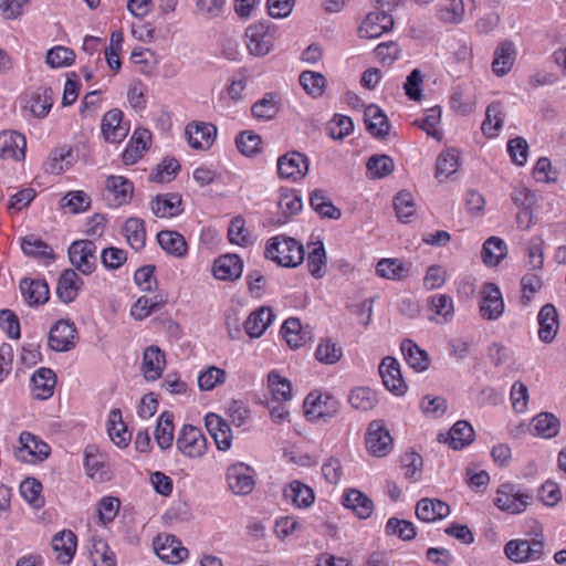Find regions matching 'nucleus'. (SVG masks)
<instances>
[{
  "instance_id": "5701e85b",
  "label": "nucleus",
  "mask_w": 566,
  "mask_h": 566,
  "mask_svg": "<svg viewBox=\"0 0 566 566\" xmlns=\"http://www.w3.org/2000/svg\"><path fill=\"white\" fill-rule=\"evenodd\" d=\"M539 329H538V337L544 343H552L559 328V322H558V313L556 307L547 303L545 304L537 316Z\"/></svg>"
},
{
  "instance_id": "69168bd1",
  "label": "nucleus",
  "mask_w": 566,
  "mask_h": 566,
  "mask_svg": "<svg viewBox=\"0 0 566 566\" xmlns=\"http://www.w3.org/2000/svg\"><path fill=\"white\" fill-rule=\"evenodd\" d=\"M541 271H532L531 273L525 274L521 280L522 286V297L521 302L523 305H528L532 295L537 293L543 285Z\"/></svg>"
},
{
  "instance_id": "72a5a7b5",
  "label": "nucleus",
  "mask_w": 566,
  "mask_h": 566,
  "mask_svg": "<svg viewBox=\"0 0 566 566\" xmlns=\"http://www.w3.org/2000/svg\"><path fill=\"white\" fill-rule=\"evenodd\" d=\"M343 503L359 518L369 517L374 511L373 501L363 492L356 489H350L345 493Z\"/></svg>"
},
{
  "instance_id": "e2e57ef3",
  "label": "nucleus",
  "mask_w": 566,
  "mask_h": 566,
  "mask_svg": "<svg viewBox=\"0 0 566 566\" xmlns=\"http://www.w3.org/2000/svg\"><path fill=\"white\" fill-rule=\"evenodd\" d=\"M401 464L407 479L411 481L421 479L423 467V459L421 454L413 451L406 452L401 458Z\"/></svg>"
},
{
  "instance_id": "393cba45",
  "label": "nucleus",
  "mask_w": 566,
  "mask_h": 566,
  "mask_svg": "<svg viewBox=\"0 0 566 566\" xmlns=\"http://www.w3.org/2000/svg\"><path fill=\"white\" fill-rule=\"evenodd\" d=\"M20 291L31 306L44 304L49 300V285L43 280L24 277L20 282Z\"/></svg>"
},
{
  "instance_id": "1a4fd4ad",
  "label": "nucleus",
  "mask_w": 566,
  "mask_h": 566,
  "mask_svg": "<svg viewBox=\"0 0 566 566\" xmlns=\"http://www.w3.org/2000/svg\"><path fill=\"white\" fill-rule=\"evenodd\" d=\"M392 438L381 420H373L367 428L366 448L375 457H386L392 448Z\"/></svg>"
},
{
  "instance_id": "603ef678",
  "label": "nucleus",
  "mask_w": 566,
  "mask_h": 566,
  "mask_svg": "<svg viewBox=\"0 0 566 566\" xmlns=\"http://www.w3.org/2000/svg\"><path fill=\"white\" fill-rule=\"evenodd\" d=\"M21 249L24 254L29 256L41 258L44 260L54 259L53 250L45 242L34 235H27L23 238Z\"/></svg>"
},
{
  "instance_id": "aec40b11",
  "label": "nucleus",
  "mask_w": 566,
  "mask_h": 566,
  "mask_svg": "<svg viewBox=\"0 0 566 566\" xmlns=\"http://www.w3.org/2000/svg\"><path fill=\"white\" fill-rule=\"evenodd\" d=\"M427 310L432 312L428 316L430 322L442 325L451 322L454 317V304L450 295L436 294L429 298Z\"/></svg>"
},
{
  "instance_id": "c03bdc74",
  "label": "nucleus",
  "mask_w": 566,
  "mask_h": 566,
  "mask_svg": "<svg viewBox=\"0 0 566 566\" xmlns=\"http://www.w3.org/2000/svg\"><path fill=\"white\" fill-rule=\"evenodd\" d=\"M326 252L322 242L308 243L307 268L315 279L325 275Z\"/></svg>"
},
{
  "instance_id": "6e6d98bb",
  "label": "nucleus",
  "mask_w": 566,
  "mask_h": 566,
  "mask_svg": "<svg viewBox=\"0 0 566 566\" xmlns=\"http://www.w3.org/2000/svg\"><path fill=\"white\" fill-rule=\"evenodd\" d=\"M533 427L538 436L553 438L559 431V420L553 413L543 412L533 419Z\"/></svg>"
},
{
  "instance_id": "a19ab883",
  "label": "nucleus",
  "mask_w": 566,
  "mask_h": 566,
  "mask_svg": "<svg viewBox=\"0 0 566 566\" xmlns=\"http://www.w3.org/2000/svg\"><path fill=\"white\" fill-rule=\"evenodd\" d=\"M155 439L159 448L166 450L172 446L174 441V415L164 411L158 418L155 429Z\"/></svg>"
},
{
  "instance_id": "f03ea898",
  "label": "nucleus",
  "mask_w": 566,
  "mask_h": 566,
  "mask_svg": "<svg viewBox=\"0 0 566 566\" xmlns=\"http://www.w3.org/2000/svg\"><path fill=\"white\" fill-rule=\"evenodd\" d=\"M532 502V495L512 483L502 484L496 491L494 504L510 514L523 513Z\"/></svg>"
},
{
  "instance_id": "052dcab7",
  "label": "nucleus",
  "mask_w": 566,
  "mask_h": 566,
  "mask_svg": "<svg viewBox=\"0 0 566 566\" xmlns=\"http://www.w3.org/2000/svg\"><path fill=\"white\" fill-rule=\"evenodd\" d=\"M226 378L227 373L224 369L210 366L198 376V386L200 390H212L216 386L223 384Z\"/></svg>"
},
{
  "instance_id": "6e6552de",
  "label": "nucleus",
  "mask_w": 566,
  "mask_h": 566,
  "mask_svg": "<svg viewBox=\"0 0 566 566\" xmlns=\"http://www.w3.org/2000/svg\"><path fill=\"white\" fill-rule=\"evenodd\" d=\"M77 339L74 323L60 319L50 329L48 345L55 352H69L76 346Z\"/></svg>"
},
{
  "instance_id": "8fccbe9b",
  "label": "nucleus",
  "mask_w": 566,
  "mask_h": 566,
  "mask_svg": "<svg viewBox=\"0 0 566 566\" xmlns=\"http://www.w3.org/2000/svg\"><path fill=\"white\" fill-rule=\"evenodd\" d=\"M459 155L454 149L442 151L436 163V178L444 180L458 170Z\"/></svg>"
},
{
  "instance_id": "338daca9",
  "label": "nucleus",
  "mask_w": 566,
  "mask_h": 566,
  "mask_svg": "<svg viewBox=\"0 0 566 566\" xmlns=\"http://www.w3.org/2000/svg\"><path fill=\"white\" fill-rule=\"evenodd\" d=\"M74 60L75 53L65 46H55L46 53V63L53 69L70 66Z\"/></svg>"
},
{
  "instance_id": "e433bc0d",
  "label": "nucleus",
  "mask_w": 566,
  "mask_h": 566,
  "mask_svg": "<svg viewBox=\"0 0 566 566\" xmlns=\"http://www.w3.org/2000/svg\"><path fill=\"white\" fill-rule=\"evenodd\" d=\"M53 105V91L51 87H40L34 91L28 106L34 117L44 118L51 111Z\"/></svg>"
},
{
  "instance_id": "6ab92c4d",
  "label": "nucleus",
  "mask_w": 566,
  "mask_h": 566,
  "mask_svg": "<svg viewBox=\"0 0 566 566\" xmlns=\"http://www.w3.org/2000/svg\"><path fill=\"white\" fill-rule=\"evenodd\" d=\"M27 142L23 135L6 130L0 133V157L3 159L22 160L25 156Z\"/></svg>"
},
{
  "instance_id": "423d86ee",
  "label": "nucleus",
  "mask_w": 566,
  "mask_h": 566,
  "mask_svg": "<svg viewBox=\"0 0 566 566\" xmlns=\"http://www.w3.org/2000/svg\"><path fill=\"white\" fill-rule=\"evenodd\" d=\"M69 259L82 274L88 275L96 268V245L91 240L74 241L69 248Z\"/></svg>"
},
{
  "instance_id": "f8f14e48",
  "label": "nucleus",
  "mask_w": 566,
  "mask_h": 566,
  "mask_svg": "<svg viewBox=\"0 0 566 566\" xmlns=\"http://www.w3.org/2000/svg\"><path fill=\"white\" fill-rule=\"evenodd\" d=\"M253 473L252 468L244 463L230 465L227 470V482L232 493L241 496L250 494L255 486Z\"/></svg>"
},
{
  "instance_id": "473e14b6",
  "label": "nucleus",
  "mask_w": 566,
  "mask_h": 566,
  "mask_svg": "<svg viewBox=\"0 0 566 566\" xmlns=\"http://www.w3.org/2000/svg\"><path fill=\"white\" fill-rule=\"evenodd\" d=\"M122 233L132 249L139 251L146 243L145 222L140 218H128L122 228Z\"/></svg>"
},
{
  "instance_id": "20e7f679",
  "label": "nucleus",
  "mask_w": 566,
  "mask_h": 566,
  "mask_svg": "<svg viewBox=\"0 0 566 566\" xmlns=\"http://www.w3.org/2000/svg\"><path fill=\"white\" fill-rule=\"evenodd\" d=\"M176 446L184 455L199 459L207 451V439L199 428L185 424L179 432Z\"/></svg>"
},
{
  "instance_id": "49530a36",
  "label": "nucleus",
  "mask_w": 566,
  "mask_h": 566,
  "mask_svg": "<svg viewBox=\"0 0 566 566\" xmlns=\"http://www.w3.org/2000/svg\"><path fill=\"white\" fill-rule=\"evenodd\" d=\"M503 124L502 104L500 102L491 103L485 111V118L481 129L486 137H494Z\"/></svg>"
},
{
  "instance_id": "37998d69",
  "label": "nucleus",
  "mask_w": 566,
  "mask_h": 566,
  "mask_svg": "<svg viewBox=\"0 0 566 566\" xmlns=\"http://www.w3.org/2000/svg\"><path fill=\"white\" fill-rule=\"evenodd\" d=\"M284 497L297 507H308L314 502L313 490L300 481H293L284 489Z\"/></svg>"
},
{
  "instance_id": "b1692460",
  "label": "nucleus",
  "mask_w": 566,
  "mask_h": 566,
  "mask_svg": "<svg viewBox=\"0 0 566 566\" xmlns=\"http://www.w3.org/2000/svg\"><path fill=\"white\" fill-rule=\"evenodd\" d=\"M212 271L218 280L234 281L242 275L243 262L237 254L221 255L214 261Z\"/></svg>"
},
{
  "instance_id": "ea45409f",
  "label": "nucleus",
  "mask_w": 566,
  "mask_h": 566,
  "mask_svg": "<svg viewBox=\"0 0 566 566\" xmlns=\"http://www.w3.org/2000/svg\"><path fill=\"white\" fill-rule=\"evenodd\" d=\"M268 387L271 395L269 400L290 401L292 399L291 382L275 370L268 375Z\"/></svg>"
},
{
  "instance_id": "bb28decb",
  "label": "nucleus",
  "mask_w": 566,
  "mask_h": 566,
  "mask_svg": "<svg viewBox=\"0 0 566 566\" xmlns=\"http://www.w3.org/2000/svg\"><path fill=\"white\" fill-rule=\"evenodd\" d=\"M274 318L271 307L261 306L250 313L244 322V329L251 338L261 337Z\"/></svg>"
},
{
  "instance_id": "c85d7f7f",
  "label": "nucleus",
  "mask_w": 566,
  "mask_h": 566,
  "mask_svg": "<svg viewBox=\"0 0 566 566\" xmlns=\"http://www.w3.org/2000/svg\"><path fill=\"white\" fill-rule=\"evenodd\" d=\"M366 128L377 138H385L390 128L387 115L378 106L371 104L364 112Z\"/></svg>"
},
{
  "instance_id": "4be33fe9",
  "label": "nucleus",
  "mask_w": 566,
  "mask_h": 566,
  "mask_svg": "<svg viewBox=\"0 0 566 566\" xmlns=\"http://www.w3.org/2000/svg\"><path fill=\"white\" fill-rule=\"evenodd\" d=\"M216 133L217 128L212 124L191 123L186 127L189 145L198 150L208 149L214 140Z\"/></svg>"
},
{
  "instance_id": "4d7b16f0",
  "label": "nucleus",
  "mask_w": 566,
  "mask_h": 566,
  "mask_svg": "<svg viewBox=\"0 0 566 566\" xmlns=\"http://www.w3.org/2000/svg\"><path fill=\"white\" fill-rule=\"evenodd\" d=\"M93 566H115L114 553L102 538H93L91 547Z\"/></svg>"
},
{
  "instance_id": "3c124183",
  "label": "nucleus",
  "mask_w": 566,
  "mask_h": 566,
  "mask_svg": "<svg viewBox=\"0 0 566 566\" xmlns=\"http://www.w3.org/2000/svg\"><path fill=\"white\" fill-rule=\"evenodd\" d=\"M406 363L416 371L424 370V350L421 349L413 340L407 338L400 344Z\"/></svg>"
},
{
  "instance_id": "a18cd8bd",
  "label": "nucleus",
  "mask_w": 566,
  "mask_h": 566,
  "mask_svg": "<svg viewBox=\"0 0 566 566\" xmlns=\"http://www.w3.org/2000/svg\"><path fill=\"white\" fill-rule=\"evenodd\" d=\"M72 163V150L66 147H60L51 151L44 167L46 172L59 175L71 167Z\"/></svg>"
},
{
  "instance_id": "79ce46f5",
  "label": "nucleus",
  "mask_w": 566,
  "mask_h": 566,
  "mask_svg": "<svg viewBox=\"0 0 566 566\" xmlns=\"http://www.w3.org/2000/svg\"><path fill=\"white\" fill-rule=\"evenodd\" d=\"M506 252L505 242L497 237H491L484 242L481 256L486 265L495 266L505 258Z\"/></svg>"
},
{
  "instance_id": "9b49d317",
  "label": "nucleus",
  "mask_w": 566,
  "mask_h": 566,
  "mask_svg": "<svg viewBox=\"0 0 566 566\" xmlns=\"http://www.w3.org/2000/svg\"><path fill=\"white\" fill-rule=\"evenodd\" d=\"M153 546L156 555L165 563L179 564L188 556V549L170 534H160L155 537Z\"/></svg>"
},
{
  "instance_id": "cd10ccee",
  "label": "nucleus",
  "mask_w": 566,
  "mask_h": 566,
  "mask_svg": "<svg viewBox=\"0 0 566 566\" xmlns=\"http://www.w3.org/2000/svg\"><path fill=\"white\" fill-rule=\"evenodd\" d=\"M181 202L178 193L158 195L151 200L150 209L158 218H172L181 213Z\"/></svg>"
},
{
  "instance_id": "f257e3e1",
  "label": "nucleus",
  "mask_w": 566,
  "mask_h": 566,
  "mask_svg": "<svg viewBox=\"0 0 566 566\" xmlns=\"http://www.w3.org/2000/svg\"><path fill=\"white\" fill-rule=\"evenodd\" d=\"M265 256L281 266L295 268L304 260V249L294 238L276 235L269 240Z\"/></svg>"
},
{
  "instance_id": "2f4dec72",
  "label": "nucleus",
  "mask_w": 566,
  "mask_h": 566,
  "mask_svg": "<svg viewBox=\"0 0 566 566\" xmlns=\"http://www.w3.org/2000/svg\"><path fill=\"white\" fill-rule=\"evenodd\" d=\"M31 382L34 396L44 400L53 395L56 376L52 369L42 367L32 375Z\"/></svg>"
},
{
  "instance_id": "864d4df0",
  "label": "nucleus",
  "mask_w": 566,
  "mask_h": 566,
  "mask_svg": "<svg viewBox=\"0 0 566 566\" xmlns=\"http://www.w3.org/2000/svg\"><path fill=\"white\" fill-rule=\"evenodd\" d=\"M300 84L313 97H321L324 94L326 78L322 73L304 71L300 75Z\"/></svg>"
},
{
  "instance_id": "5fc2aeb1",
  "label": "nucleus",
  "mask_w": 566,
  "mask_h": 566,
  "mask_svg": "<svg viewBox=\"0 0 566 566\" xmlns=\"http://www.w3.org/2000/svg\"><path fill=\"white\" fill-rule=\"evenodd\" d=\"M41 482L33 478L25 479L20 485V492L23 499L36 510L44 505V497L41 495Z\"/></svg>"
},
{
  "instance_id": "ddd939ff",
  "label": "nucleus",
  "mask_w": 566,
  "mask_h": 566,
  "mask_svg": "<svg viewBox=\"0 0 566 566\" xmlns=\"http://www.w3.org/2000/svg\"><path fill=\"white\" fill-rule=\"evenodd\" d=\"M480 314L482 318L495 321L504 312V301L500 287L492 282L483 285L481 291Z\"/></svg>"
},
{
  "instance_id": "f3484780",
  "label": "nucleus",
  "mask_w": 566,
  "mask_h": 566,
  "mask_svg": "<svg viewBox=\"0 0 566 566\" xmlns=\"http://www.w3.org/2000/svg\"><path fill=\"white\" fill-rule=\"evenodd\" d=\"M378 369L382 384L389 391L396 395H402L405 392L406 384L401 376L400 365L396 358L391 356L385 357Z\"/></svg>"
},
{
  "instance_id": "39448f33",
  "label": "nucleus",
  "mask_w": 566,
  "mask_h": 566,
  "mask_svg": "<svg viewBox=\"0 0 566 566\" xmlns=\"http://www.w3.org/2000/svg\"><path fill=\"white\" fill-rule=\"evenodd\" d=\"M505 555L515 563L539 560L544 555L542 539H512L504 547Z\"/></svg>"
},
{
  "instance_id": "f704fd0d",
  "label": "nucleus",
  "mask_w": 566,
  "mask_h": 566,
  "mask_svg": "<svg viewBox=\"0 0 566 566\" xmlns=\"http://www.w3.org/2000/svg\"><path fill=\"white\" fill-rule=\"evenodd\" d=\"M157 241L163 250L175 258H184L187 254V242L185 238L176 231L163 230L158 232Z\"/></svg>"
},
{
  "instance_id": "c9c22d12",
  "label": "nucleus",
  "mask_w": 566,
  "mask_h": 566,
  "mask_svg": "<svg viewBox=\"0 0 566 566\" xmlns=\"http://www.w3.org/2000/svg\"><path fill=\"white\" fill-rule=\"evenodd\" d=\"M106 189L113 195L115 206L128 203L134 193L133 182L123 176H109Z\"/></svg>"
},
{
  "instance_id": "774afa93",
  "label": "nucleus",
  "mask_w": 566,
  "mask_h": 566,
  "mask_svg": "<svg viewBox=\"0 0 566 566\" xmlns=\"http://www.w3.org/2000/svg\"><path fill=\"white\" fill-rule=\"evenodd\" d=\"M386 533L388 535H396L402 541H410L416 536V531L411 522L396 517L388 520Z\"/></svg>"
},
{
  "instance_id": "0eeeda50",
  "label": "nucleus",
  "mask_w": 566,
  "mask_h": 566,
  "mask_svg": "<svg viewBox=\"0 0 566 566\" xmlns=\"http://www.w3.org/2000/svg\"><path fill=\"white\" fill-rule=\"evenodd\" d=\"M21 446L15 450V458L24 463H36L44 461L51 453V448L48 443L39 440L30 432H22L20 434Z\"/></svg>"
},
{
  "instance_id": "2eb2a0df",
  "label": "nucleus",
  "mask_w": 566,
  "mask_h": 566,
  "mask_svg": "<svg viewBox=\"0 0 566 566\" xmlns=\"http://www.w3.org/2000/svg\"><path fill=\"white\" fill-rule=\"evenodd\" d=\"M392 27L394 19L386 10H375L367 14L358 32L360 38L376 39Z\"/></svg>"
},
{
  "instance_id": "09e8293b",
  "label": "nucleus",
  "mask_w": 566,
  "mask_h": 566,
  "mask_svg": "<svg viewBox=\"0 0 566 566\" xmlns=\"http://www.w3.org/2000/svg\"><path fill=\"white\" fill-rule=\"evenodd\" d=\"M279 109L280 105L276 96L268 93L252 105L251 113L256 119L269 120L277 114Z\"/></svg>"
},
{
  "instance_id": "7ed1b4c3",
  "label": "nucleus",
  "mask_w": 566,
  "mask_h": 566,
  "mask_svg": "<svg viewBox=\"0 0 566 566\" xmlns=\"http://www.w3.org/2000/svg\"><path fill=\"white\" fill-rule=\"evenodd\" d=\"M244 38L247 49L254 56L266 55L274 45V33L271 31L270 25L264 22L249 25Z\"/></svg>"
},
{
  "instance_id": "9d476101",
  "label": "nucleus",
  "mask_w": 566,
  "mask_h": 566,
  "mask_svg": "<svg viewBox=\"0 0 566 566\" xmlns=\"http://www.w3.org/2000/svg\"><path fill=\"white\" fill-rule=\"evenodd\" d=\"M305 415L310 420L328 419L339 409V402L327 394L311 392L304 401Z\"/></svg>"
},
{
  "instance_id": "13d9d810",
  "label": "nucleus",
  "mask_w": 566,
  "mask_h": 566,
  "mask_svg": "<svg viewBox=\"0 0 566 566\" xmlns=\"http://www.w3.org/2000/svg\"><path fill=\"white\" fill-rule=\"evenodd\" d=\"M367 170L373 178H384L394 171V160L387 155H374L367 164Z\"/></svg>"
},
{
  "instance_id": "de8ad7c7",
  "label": "nucleus",
  "mask_w": 566,
  "mask_h": 566,
  "mask_svg": "<svg viewBox=\"0 0 566 566\" xmlns=\"http://www.w3.org/2000/svg\"><path fill=\"white\" fill-rule=\"evenodd\" d=\"M348 402L360 411L371 410L378 402L376 392L368 387H357L350 391Z\"/></svg>"
},
{
  "instance_id": "c756f323",
  "label": "nucleus",
  "mask_w": 566,
  "mask_h": 566,
  "mask_svg": "<svg viewBox=\"0 0 566 566\" xmlns=\"http://www.w3.org/2000/svg\"><path fill=\"white\" fill-rule=\"evenodd\" d=\"M52 547L56 553L57 560L67 565L71 563L76 551V536L72 531L64 530L54 535Z\"/></svg>"
},
{
  "instance_id": "a211bd4d",
  "label": "nucleus",
  "mask_w": 566,
  "mask_h": 566,
  "mask_svg": "<svg viewBox=\"0 0 566 566\" xmlns=\"http://www.w3.org/2000/svg\"><path fill=\"white\" fill-rule=\"evenodd\" d=\"M165 366V354L158 346L151 345L144 350L140 370L147 381L160 378Z\"/></svg>"
},
{
  "instance_id": "bf43d9fd",
  "label": "nucleus",
  "mask_w": 566,
  "mask_h": 566,
  "mask_svg": "<svg viewBox=\"0 0 566 566\" xmlns=\"http://www.w3.org/2000/svg\"><path fill=\"white\" fill-rule=\"evenodd\" d=\"M464 4L462 0H448V3L438 10L440 21L459 24L463 20Z\"/></svg>"
},
{
  "instance_id": "4c0bfd02",
  "label": "nucleus",
  "mask_w": 566,
  "mask_h": 566,
  "mask_svg": "<svg viewBox=\"0 0 566 566\" xmlns=\"http://www.w3.org/2000/svg\"><path fill=\"white\" fill-rule=\"evenodd\" d=\"M107 431L111 440L120 448L127 447L132 439L130 432H128L122 420V412L119 409L111 411Z\"/></svg>"
},
{
  "instance_id": "a878e982",
  "label": "nucleus",
  "mask_w": 566,
  "mask_h": 566,
  "mask_svg": "<svg viewBox=\"0 0 566 566\" xmlns=\"http://www.w3.org/2000/svg\"><path fill=\"white\" fill-rule=\"evenodd\" d=\"M515 55V45L512 41L505 40L501 42L494 51L492 71L497 76L506 75L514 65Z\"/></svg>"
},
{
  "instance_id": "58836bf2",
  "label": "nucleus",
  "mask_w": 566,
  "mask_h": 566,
  "mask_svg": "<svg viewBox=\"0 0 566 566\" xmlns=\"http://www.w3.org/2000/svg\"><path fill=\"white\" fill-rule=\"evenodd\" d=\"M343 357V347L329 337L322 338L315 350V358L325 365H335Z\"/></svg>"
},
{
  "instance_id": "4468645a",
  "label": "nucleus",
  "mask_w": 566,
  "mask_h": 566,
  "mask_svg": "<svg viewBox=\"0 0 566 566\" xmlns=\"http://www.w3.org/2000/svg\"><path fill=\"white\" fill-rule=\"evenodd\" d=\"M308 171V158L300 151H290L279 157L277 172L281 178L301 180Z\"/></svg>"
},
{
  "instance_id": "7c9ffc66",
  "label": "nucleus",
  "mask_w": 566,
  "mask_h": 566,
  "mask_svg": "<svg viewBox=\"0 0 566 566\" xmlns=\"http://www.w3.org/2000/svg\"><path fill=\"white\" fill-rule=\"evenodd\" d=\"M82 285L83 281L74 270H64L57 282L56 294L63 303H71Z\"/></svg>"
},
{
  "instance_id": "680f3d73",
  "label": "nucleus",
  "mask_w": 566,
  "mask_h": 566,
  "mask_svg": "<svg viewBox=\"0 0 566 566\" xmlns=\"http://www.w3.org/2000/svg\"><path fill=\"white\" fill-rule=\"evenodd\" d=\"M165 300L159 298L157 295L153 297L140 296L132 308V315L136 319H143L150 315L153 312L159 310L164 304Z\"/></svg>"
},
{
  "instance_id": "0e129e2a",
  "label": "nucleus",
  "mask_w": 566,
  "mask_h": 566,
  "mask_svg": "<svg viewBox=\"0 0 566 566\" xmlns=\"http://www.w3.org/2000/svg\"><path fill=\"white\" fill-rule=\"evenodd\" d=\"M452 109L455 112L468 115L474 109V97L467 92L462 86H458L450 98Z\"/></svg>"
},
{
  "instance_id": "412c9836",
  "label": "nucleus",
  "mask_w": 566,
  "mask_h": 566,
  "mask_svg": "<svg viewBox=\"0 0 566 566\" xmlns=\"http://www.w3.org/2000/svg\"><path fill=\"white\" fill-rule=\"evenodd\" d=\"M123 112L118 108L108 111L102 118L101 129L106 142L119 143L127 133L128 128L122 125Z\"/></svg>"
},
{
  "instance_id": "dca6fc26",
  "label": "nucleus",
  "mask_w": 566,
  "mask_h": 566,
  "mask_svg": "<svg viewBox=\"0 0 566 566\" xmlns=\"http://www.w3.org/2000/svg\"><path fill=\"white\" fill-rule=\"evenodd\" d=\"M475 432L465 420L457 421L447 434L440 433L439 442L447 443L453 450H462L474 441Z\"/></svg>"
}]
</instances>
